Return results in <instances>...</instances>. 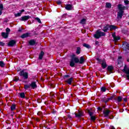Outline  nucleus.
I'll list each match as a JSON object with an SVG mask.
<instances>
[{"mask_svg": "<svg viewBox=\"0 0 129 129\" xmlns=\"http://www.w3.org/2000/svg\"><path fill=\"white\" fill-rule=\"evenodd\" d=\"M85 61L84 56H81L79 59L75 54H73L71 56L70 66L72 68L75 67V64H84Z\"/></svg>", "mask_w": 129, "mask_h": 129, "instance_id": "1", "label": "nucleus"}, {"mask_svg": "<svg viewBox=\"0 0 129 129\" xmlns=\"http://www.w3.org/2000/svg\"><path fill=\"white\" fill-rule=\"evenodd\" d=\"M117 9L119 11L117 13V19L118 20H121L122 19V16L124 14V7L122 4H119L117 5Z\"/></svg>", "mask_w": 129, "mask_h": 129, "instance_id": "2", "label": "nucleus"}, {"mask_svg": "<svg viewBox=\"0 0 129 129\" xmlns=\"http://www.w3.org/2000/svg\"><path fill=\"white\" fill-rule=\"evenodd\" d=\"M105 35L106 34L104 32H101L100 29H98L96 31L95 34L94 35V38L95 39H99L100 38H101V37H104Z\"/></svg>", "mask_w": 129, "mask_h": 129, "instance_id": "3", "label": "nucleus"}, {"mask_svg": "<svg viewBox=\"0 0 129 129\" xmlns=\"http://www.w3.org/2000/svg\"><path fill=\"white\" fill-rule=\"evenodd\" d=\"M19 74L20 77H23L24 80H26V79H28V78H29V73L27 72H25V70H24L21 71Z\"/></svg>", "mask_w": 129, "mask_h": 129, "instance_id": "4", "label": "nucleus"}, {"mask_svg": "<svg viewBox=\"0 0 129 129\" xmlns=\"http://www.w3.org/2000/svg\"><path fill=\"white\" fill-rule=\"evenodd\" d=\"M122 72L126 74L127 80H129V68H127L126 65L124 66L123 69L122 70Z\"/></svg>", "mask_w": 129, "mask_h": 129, "instance_id": "5", "label": "nucleus"}, {"mask_svg": "<svg viewBox=\"0 0 129 129\" xmlns=\"http://www.w3.org/2000/svg\"><path fill=\"white\" fill-rule=\"evenodd\" d=\"M32 17L29 15L22 16L21 18L19 19L20 21L22 22H26V21H28V20H30Z\"/></svg>", "mask_w": 129, "mask_h": 129, "instance_id": "6", "label": "nucleus"}, {"mask_svg": "<svg viewBox=\"0 0 129 129\" xmlns=\"http://www.w3.org/2000/svg\"><path fill=\"white\" fill-rule=\"evenodd\" d=\"M16 44H17V41L12 39L9 42L8 46V47H14Z\"/></svg>", "mask_w": 129, "mask_h": 129, "instance_id": "7", "label": "nucleus"}, {"mask_svg": "<svg viewBox=\"0 0 129 129\" xmlns=\"http://www.w3.org/2000/svg\"><path fill=\"white\" fill-rule=\"evenodd\" d=\"M122 46L124 51H127L129 50V43L126 42H124L122 43Z\"/></svg>", "mask_w": 129, "mask_h": 129, "instance_id": "8", "label": "nucleus"}, {"mask_svg": "<svg viewBox=\"0 0 129 129\" xmlns=\"http://www.w3.org/2000/svg\"><path fill=\"white\" fill-rule=\"evenodd\" d=\"M75 115L76 116V117H77L78 118H80V117H82L83 115H84V112L82 111H80L78 113H75Z\"/></svg>", "mask_w": 129, "mask_h": 129, "instance_id": "9", "label": "nucleus"}, {"mask_svg": "<svg viewBox=\"0 0 129 129\" xmlns=\"http://www.w3.org/2000/svg\"><path fill=\"white\" fill-rule=\"evenodd\" d=\"M109 30V24H105L104 25L103 29L102 28V30L104 32V33H106Z\"/></svg>", "mask_w": 129, "mask_h": 129, "instance_id": "10", "label": "nucleus"}, {"mask_svg": "<svg viewBox=\"0 0 129 129\" xmlns=\"http://www.w3.org/2000/svg\"><path fill=\"white\" fill-rule=\"evenodd\" d=\"M28 37H31V33L29 32H27L26 33H24L22 34L21 36H20V38L22 39H25V38H28Z\"/></svg>", "mask_w": 129, "mask_h": 129, "instance_id": "11", "label": "nucleus"}, {"mask_svg": "<svg viewBox=\"0 0 129 129\" xmlns=\"http://www.w3.org/2000/svg\"><path fill=\"white\" fill-rule=\"evenodd\" d=\"M30 86L32 88V89H36V88L38 87V86H37V84L35 81L31 82L30 84Z\"/></svg>", "mask_w": 129, "mask_h": 129, "instance_id": "12", "label": "nucleus"}, {"mask_svg": "<svg viewBox=\"0 0 129 129\" xmlns=\"http://www.w3.org/2000/svg\"><path fill=\"white\" fill-rule=\"evenodd\" d=\"M113 69H114V68H113V66H108L107 68V70L109 72L110 74L113 73V72L112 71Z\"/></svg>", "mask_w": 129, "mask_h": 129, "instance_id": "13", "label": "nucleus"}, {"mask_svg": "<svg viewBox=\"0 0 129 129\" xmlns=\"http://www.w3.org/2000/svg\"><path fill=\"white\" fill-rule=\"evenodd\" d=\"M109 113H110V110H106V111H103L104 117H107L108 115H109Z\"/></svg>", "mask_w": 129, "mask_h": 129, "instance_id": "14", "label": "nucleus"}, {"mask_svg": "<svg viewBox=\"0 0 129 129\" xmlns=\"http://www.w3.org/2000/svg\"><path fill=\"white\" fill-rule=\"evenodd\" d=\"M73 81V78L71 77L69 79H68L67 80L65 81V82H66V83H68V84H69V85H71V84H72Z\"/></svg>", "mask_w": 129, "mask_h": 129, "instance_id": "15", "label": "nucleus"}, {"mask_svg": "<svg viewBox=\"0 0 129 129\" xmlns=\"http://www.w3.org/2000/svg\"><path fill=\"white\" fill-rule=\"evenodd\" d=\"M109 29L110 31H113V30L115 31V30H116V29H118V27L115 25H109Z\"/></svg>", "mask_w": 129, "mask_h": 129, "instance_id": "16", "label": "nucleus"}, {"mask_svg": "<svg viewBox=\"0 0 129 129\" xmlns=\"http://www.w3.org/2000/svg\"><path fill=\"white\" fill-rule=\"evenodd\" d=\"M66 10L67 11H71L72 10V5L71 4H67L65 7Z\"/></svg>", "mask_w": 129, "mask_h": 129, "instance_id": "17", "label": "nucleus"}, {"mask_svg": "<svg viewBox=\"0 0 129 129\" xmlns=\"http://www.w3.org/2000/svg\"><path fill=\"white\" fill-rule=\"evenodd\" d=\"M29 44L30 46H35L36 45V40L35 39H31L29 40Z\"/></svg>", "mask_w": 129, "mask_h": 129, "instance_id": "18", "label": "nucleus"}, {"mask_svg": "<svg viewBox=\"0 0 129 129\" xmlns=\"http://www.w3.org/2000/svg\"><path fill=\"white\" fill-rule=\"evenodd\" d=\"M101 66L103 69H105V68L107 67V64H106V61H105V60L102 61Z\"/></svg>", "mask_w": 129, "mask_h": 129, "instance_id": "19", "label": "nucleus"}, {"mask_svg": "<svg viewBox=\"0 0 129 129\" xmlns=\"http://www.w3.org/2000/svg\"><path fill=\"white\" fill-rule=\"evenodd\" d=\"M1 36L4 39H7V38L9 37V34L7 33V32L6 33L4 32H2Z\"/></svg>", "mask_w": 129, "mask_h": 129, "instance_id": "20", "label": "nucleus"}, {"mask_svg": "<svg viewBox=\"0 0 129 129\" xmlns=\"http://www.w3.org/2000/svg\"><path fill=\"white\" fill-rule=\"evenodd\" d=\"M44 54L45 53H44V51H41L39 53L38 59H39V60H42V59H43V57Z\"/></svg>", "mask_w": 129, "mask_h": 129, "instance_id": "21", "label": "nucleus"}, {"mask_svg": "<svg viewBox=\"0 0 129 129\" xmlns=\"http://www.w3.org/2000/svg\"><path fill=\"white\" fill-rule=\"evenodd\" d=\"M101 101H102V102H104L105 103H107L108 101H109V100L108 99V98L104 97L101 99Z\"/></svg>", "mask_w": 129, "mask_h": 129, "instance_id": "22", "label": "nucleus"}, {"mask_svg": "<svg viewBox=\"0 0 129 129\" xmlns=\"http://www.w3.org/2000/svg\"><path fill=\"white\" fill-rule=\"evenodd\" d=\"M90 117L91 121H93V122H94V121L96 120V117L94 115L91 116V117Z\"/></svg>", "mask_w": 129, "mask_h": 129, "instance_id": "23", "label": "nucleus"}, {"mask_svg": "<svg viewBox=\"0 0 129 129\" xmlns=\"http://www.w3.org/2000/svg\"><path fill=\"white\" fill-rule=\"evenodd\" d=\"M80 24H81L82 25H84L86 24V19H81L80 22Z\"/></svg>", "mask_w": 129, "mask_h": 129, "instance_id": "24", "label": "nucleus"}, {"mask_svg": "<svg viewBox=\"0 0 129 129\" xmlns=\"http://www.w3.org/2000/svg\"><path fill=\"white\" fill-rule=\"evenodd\" d=\"M19 95L21 98H26V95H25V93L24 92L20 93Z\"/></svg>", "mask_w": 129, "mask_h": 129, "instance_id": "25", "label": "nucleus"}, {"mask_svg": "<svg viewBox=\"0 0 129 129\" xmlns=\"http://www.w3.org/2000/svg\"><path fill=\"white\" fill-rule=\"evenodd\" d=\"M13 81L15 82H18V81H22V80H20V78L19 77H15L13 79Z\"/></svg>", "mask_w": 129, "mask_h": 129, "instance_id": "26", "label": "nucleus"}, {"mask_svg": "<svg viewBox=\"0 0 129 129\" xmlns=\"http://www.w3.org/2000/svg\"><path fill=\"white\" fill-rule=\"evenodd\" d=\"M83 47H85V48H87V49H90L91 48V46L89 44H87L86 43H84L83 44Z\"/></svg>", "mask_w": 129, "mask_h": 129, "instance_id": "27", "label": "nucleus"}, {"mask_svg": "<svg viewBox=\"0 0 129 129\" xmlns=\"http://www.w3.org/2000/svg\"><path fill=\"white\" fill-rule=\"evenodd\" d=\"M122 99H123V98L121 97V96H118L117 97V103H119V102H121V101H122Z\"/></svg>", "mask_w": 129, "mask_h": 129, "instance_id": "28", "label": "nucleus"}, {"mask_svg": "<svg viewBox=\"0 0 129 129\" xmlns=\"http://www.w3.org/2000/svg\"><path fill=\"white\" fill-rule=\"evenodd\" d=\"M88 114H89V115L90 116V117L91 116H92L93 115V114H94V113L92 111H91L90 110H88Z\"/></svg>", "mask_w": 129, "mask_h": 129, "instance_id": "29", "label": "nucleus"}, {"mask_svg": "<svg viewBox=\"0 0 129 129\" xmlns=\"http://www.w3.org/2000/svg\"><path fill=\"white\" fill-rule=\"evenodd\" d=\"M6 66V63L3 61H0V67L4 68Z\"/></svg>", "mask_w": 129, "mask_h": 129, "instance_id": "30", "label": "nucleus"}, {"mask_svg": "<svg viewBox=\"0 0 129 129\" xmlns=\"http://www.w3.org/2000/svg\"><path fill=\"white\" fill-rule=\"evenodd\" d=\"M81 50V48H80V47H78L77 48L76 54H77V55H79V54H80Z\"/></svg>", "mask_w": 129, "mask_h": 129, "instance_id": "31", "label": "nucleus"}, {"mask_svg": "<svg viewBox=\"0 0 129 129\" xmlns=\"http://www.w3.org/2000/svg\"><path fill=\"white\" fill-rule=\"evenodd\" d=\"M114 42H117V41L120 40V37L119 36H116L113 38Z\"/></svg>", "mask_w": 129, "mask_h": 129, "instance_id": "32", "label": "nucleus"}, {"mask_svg": "<svg viewBox=\"0 0 129 129\" xmlns=\"http://www.w3.org/2000/svg\"><path fill=\"white\" fill-rule=\"evenodd\" d=\"M11 111H14L16 109V104H12L11 107Z\"/></svg>", "mask_w": 129, "mask_h": 129, "instance_id": "33", "label": "nucleus"}, {"mask_svg": "<svg viewBox=\"0 0 129 129\" xmlns=\"http://www.w3.org/2000/svg\"><path fill=\"white\" fill-rule=\"evenodd\" d=\"M106 8H107L108 9H110L111 8V4L109 3H106Z\"/></svg>", "mask_w": 129, "mask_h": 129, "instance_id": "34", "label": "nucleus"}, {"mask_svg": "<svg viewBox=\"0 0 129 129\" xmlns=\"http://www.w3.org/2000/svg\"><path fill=\"white\" fill-rule=\"evenodd\" d=\"M31 88V86L28 85H24V89H25V90H27V89H29V88Z\"/></svg>", "mask_w": 129, "mask_h": 129, "instance_id": "35", "label": "nucleus"}, {"mask_svg": "<svg viewBox=\"0 0 129 129\" xmlns=\"http://www.w3.org/2000/svg\"><path fill=\"white\" fill-rule=\"evenodd\" d=\"M101 91L103 92H105V91H106V88H105V87H102L101 88Z\"/></svg>", "mask_w": 129, "mask_h": 129, "instance_id": "36", "label": "nucleus"}, {"mask_svg": "<svg viewBox=\"0 0 129 129\" xmlns=\"http://www.w3.org/2000/svg\"><path fill=\"white\" fill-rule=\"evenodd\" d=\"M36 21H37L39 24H42V22L41 21V19L40 18L36 17L35 18Z\"/></svg>", "mask_w": 129, "mask_h": 129, "instance_id": "37", "label": "nucleus"}, {"mask_svg": "<svg viewBox=\"0 0 129 129\" xmlns=\"http://www.w3.org/2000/svg\"><path fill=\"white\" fill-rule=\"evenodd\" d=\"M21 15H22L21 13H18L15 14V17H21Z\"/></svg>", "mask_w": 129, "mask_h": 129, "instance_id": "38", "label": "nucleus"}, {"mask_svg": "<svg viewBox=\"0 0 129 129\" xmlns=\"http://www.w3.org/2000/svg\"><path fill=\"white\" fill-rule=\"evenodd\" d=\"M6 33L9 35V34H10V32H11V29L9 28H7L6 29Z\"/></svg>", "mask_w": 129, "mask_h": 129, "instance_id": "39", "label": "nucleus"}, {"mask_svg": "<svg viewBox=\"0 0 129 129\" xmlns=\"http://www.w3.org/2000/svg\"><path fill=\"white\" fill-rule=\"evenodd\" d=\"M70 77V75H65L63 76V79H65V78H69Z\"/></svg>", "mask_w": 129, "mask_h": 129, "instance_id": "40", "label": "nucleus"}, {"mask_svg": "<svg viewBox=\"0 0 129 129\" xmlns=\"http://www.w3.org/2000/svg\"><path fill=\"white\" fill-rule=\"evenodd\" d=\"M3 10H4V5L0 4V11H3Z\"/></svg>", "mask_w": 129, "mask_h": 129, "instance_id": "41", "label": "nucleus"}, {"mask_svg": "<svg viewBox=\"0 0 129 129\" xmlns=\"http://www.w3.org/2000/svg\"><path fill=\"white\" fill-rule=\"evenodd\" d=\"M96 60H97V61H98V63H101V62H102V60H101V59L99 58H96Z\"/></svg>", "mask_w": 129, "mask_h": 129, "instance_id": "42", "label": "nucleus"}, {"mask_svg": "<svg viewBox=\"0 0 129 129\" xmlns=\"http://www.w3.org/2000/svg\"><path fill=\"white\" fill-rule=\"evenodd\" d=\"M56 113H57V111H56L55 109H52L51 111V113H52L53 114H56Z\"/></svg>", "mask_w": 129, "mask_h": 129, "instance_id": "43", "label": "nucleus"}, {"mask_svg": "<svg viewBox=\"0 0 129 129\" xmlns=\"http://www.w3.org/2000/svg\"><path fill=\"white\" fill-rule=\"evenodd\" d=\"M114 98V95L111 96L110 97L108 98V99L109 100H112Z\"/></svg>", "mask_w": 129, "mask_h": 129, "instance_id": "44", "label": "nucleus"}, {"mask_svg": "<svg viewBox=\"0 0 129 129\" xmlns=\"http://www.w3.org/2000/svg\"><path fill=\"white\" fill-rule=\"evenodd\" d=\"M6 45V43L3 42L2 41H0V46H2V47H4Z\"/></svg>", "mask_w": 129, "mask_h": 129, "instance_id": "45", "label": "nucleus"}, {"mask_svg": "<svg viewBox=\"0 0 129 129\" xmlns=\"http://www.w3.org/2000/svg\"><path fill=\"white\" fill-rule=\"evenodd\" d=\"M124 3L125 5H127L129 4V1H128V0H124Z\"/></svg>", "mask_w": 129, "mask_h": 129, "instance_id": "46", "label": "nucleus"}, {"mask_svg": "<svg viewBox=\"0 0 129 129\" xmlns=\"http://www.w3.org/2000/svg\"><path fill=\"white\" fill-rule=\"evenodd\" d=\"M56 4L57 5H60L61 4H62V2H61L60 0H58L56 2Z\"/></svg>", "mask_w": 129, "mask_h": 129, "instance_id": "47", "label": "nucleus"}, {"mask_svg": "<svg viewBox=\"0 0 129 129\" xmlns=\"http://www.w3.org/2000/svg\"><path fill=\"white\" fill-rule=\"evenodd\" d=\"M102 109H103V108H101V107H98L97 108V110H99V111H102Z\"/></svg>", "mask_w": 129, "mask_h": 129, "instance_id": "48", "label": "nucleus"}, {"mask_svg": "<svg viewBox=\"0 0 129 129\" xmlns=\"http://www.w3.org/2000/svg\"><path fill=\"white\" fill-rule=\"evenodd\" d=\"M108 118H109V119H113V118H114L113 115H112L109 116Z\"/></svg>", "mask_w": 129, "mask_h": 129, "instance_id": "49", "label": "nucleus"}, {"mask_svg": "<svg viewBox=\"0 0 129 129\" xmlns=\"http://www.w3.org/2000/svg\"><path fill=\"white\" fill-rule=\"evenodd\" d=\"M112 36L113 37V39L115 38V37H116V35H115V33H114L112 34Z\"/></svg>", "mask_w": 129, "mask_h": 129, "instance_id": "50", "label": "nucleus"}, {"mask_svg": "<svg viewBox=\"0 0 129 129\" xmlns=\"http://www.w3.org/2000/svg\"><path fill=\"white\" fill-rule=\"evenodd\" d=\"M122 32L123 33V34H126V30H125V29H123V30H122Z\"/></svg>", "mask_w": 129, "mask_h": 129, "instance_id": "51", "label": "nucleus"}, {"mask_svg": "<svg viewBox=\"0 0 129 129\" xmlns=\"http://www.w3.org/2000/svg\"><path fill=\"white\" fill-rule=\"evenodd\" d=\"M68 118H70V119H71V118H72V116H71V115L70 114L68 115Z\"/></svg>", "mask_w": 129, "mask_h": 129, "instance_id": "52", "label": "nucleus"}, {"mask_svg": "<svg viewBox=\"0 0 129 129\" xmlns=\"http://www.w3.org/2000/svg\"><path fill=\"white\" fill-rule=\"evenodd\" d=\"M123 99L125 102H126V101H127V98L126 97H125L124 98H123Z\"/></svg>", "mask_w": 129, "mask_h": 129, "instance_id": "53", "label": "nucleus"}, {"mask_svg": "<svg viewBox=\"0 0 129 129\" xmlns=\"http://www.w3.org/2000/svg\"><path fill=\"white\" fill-rule=\"evenodd\" d=\"M123 8H124V10H128V7H125V6H123Z\"/></svg>", "mask_w": 129, "mask_h": 129, "instance_id": "54", "label": "nucleus"}, {"mask_svg": "<svg viewBox=\"0 0 129 129\" xmlns=\"http://www.w3.org/2000/svg\"><path fill=\"white\" fill-rule=\"evenodd\" d=\"M114 100L117 103V98H113Z\"/></svg>", "mask_w": 129, "mask_h": 129, "instance_id": "55", "label": "nucleus"}, {"mask_svg": "<svg viewBox=\"0 0 129 129\" xmlns=\"http://www.w3.org/2000/svg\"><path fill=\"white\" fill-rule=\"evenodd\" d=\"M17 69V72H20V71H21V68H18Z\"/></svg>", "mask_w": 129, "mask_h": 129, "instance_id": "56", "label": "nucleus"}, {"mask_svg": "<svg viewBox=\"0 0 129 129\" xmlns=\"http://www.w3.org/2000/svg\"><path fill=\"white\" fill-rule=\"evenodd\" d=\"M99 44V42L96 41H95V45H98Z\"/></svg>", "mask_w": 129, "mask_h": 129, "instance_id": "57", "label": "nucleus"}, {"mask_svg": "<svg viewBox=\"0 0 129 129\" xmlns=\"http://www.w3.org/2000/svg\"><path fill=\"white\" fill-rule=\"evenodd\" d=\"M123 111H124V110L123 109L120 110V112H123Z\"/></svg>", "mask_w": 129, "mask_h": 129, "instance_id": "58", "label": "nucleus"}, {"mask_svg": "<svg viewBox=\"0 0 129 129\" xmlns=\"http://www.w3.org/2000/svg\"><path fill=\"white\" fill-rule=\"evenodd\" d=\"M20 12H21L20 13H21V14H22V13H24V12H25V10L22 9Z\"/></svg>", "mask_w": 129, "mask_h": 129, "instance_id": "59", "label": "nucleus"}, {"mask_svg": "<svg viewBox=\"0 0 129 129\" xmlns=\"http://www.w3.org/2000/svg\"><path fill=\"white\" fill-rule=\"evenodd\" d=\"M3 14V10H0V16H2Z\"/></svg>", "mask_w": 129, "mask_h": 129, "instance_id": "60", "label": "nucleus"}, {"mask_svg": "<svg viewBox=\"0 0 129 129\" xmlns=\"http://www.w3.org/2000/svg\"><path fill=\"white\" fill-rule=\"evenodd\" d=\"M35 120H36V121H40V119H39V118H36V119H35Z\"/></svg>", "mask_w": 129, "mask_h": 129, "instance_id": "61", "label": "nucleus"}, {"mask_svg": "<svg viewBox=\"0 0 129 129\" xmlns=\"http://www.w3.org/2000/svg\"><path fill=\"white\" fill-rule=\"evenodd\" d=\"M122 57H121V56H118V59L119 60H120V59H122Z\"/></svg>", "mask_w": 129, "mask_h": 129, "instance_id": "62", "label": "nucleus"}, {"mask_svg": "<svg viewBox=\"0 0 129 129\" xmlns=\"http://www.w3.org/2000/svg\"><path fill=\"white\" fill-rule=\"evenodd\" d=\"M18 32H22V29H19Z\"/></svg>", "mask_w": 129, "mask_h": 129, "instance_id": "63", "label": "nucleus"}, {"mask_svg": "<svg viewBox=\"0 0 129 129\" xmlns=\"http://www.w3.org/2000/svg\"><path fill=\"white\" fill-rule=\"evenodd\" d=\"M126 61H127V62H129V58H127Z\"/></svg>", "mask_w": 129, "mask_h": 129, "instance_id": "64", "label": "nucleus"}]
</instances>
